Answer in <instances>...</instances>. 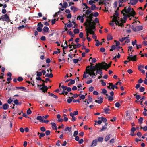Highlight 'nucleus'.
<instances>
[{
    "label": "nucleus",
    "instance_id": "4be33fe9",
    "mask_svg": "<svg viewBox=\"0 0 147 147\" xmlns=\"http://www.w3.org/2000/svg\"><path fill=\"white\" fill-rule=\"evenodd\" d=\"M77 19H78L79 20L81 21L82 23H83L84 22V18L83 16H78Z\"/></svg>",
    "mask_w": 147,
    "mask_h": 147
},
{
    "label": "nucleus",
    "instance_id": "603ef678",
    "mask_svg": "<svg viewBox=\"0 0 147 147\" xmlns=\"http://www.w3.org/2000/svg\"><path fill=\"white\" fill-rule=\"evenodd\" d=\"M36 73V76L38 77H40L42 75V72H38L37 71Z\"/></svg>",
    "mask_w": 147,
    "mask_h": 147
},
{
    "label": "nucleus",
    "instance_id": "393cba45",
    "mask_svg": "<svg viewBox=\"0 0 147 147\" xmlns=\"http://www.w3.org/2000/svg\"><path fill=\"white\" fill-rule=\"evenodd\" d=\"M81 46V45L79 44L78 43L76 45H73V48L74 49L78 48Z\"/></svg>",
    "mask_w": 147,
    "mask_h": 147
},
{
    "label": "nucleus",
    "instance_id": "e433bc0d",
    "mask_svg": "<svg viewBox=\"0 0 147 147\" xmlns=\"http://www.w3.org/2000/svg\"><path fill=\"white\" fill-rule=\"evenodd\" d=\"M74 33L75 34H78L79 32V30L78 29L75 28L74 30Z\"/></svg>",
    "mask_w": 147,
    "mask_h": 147
},
{
    "label": "nucleus",
    "instance_id": "0e129e2a",
    "mask_svg": "<svg viewBox=\"0 0 147 147\" xmlns=\"http://www.w3.org/2000/svg\"><path fill=\"white\" fill-rule=\"evenodd\" d=\"M102 93L106 95V94H107L106 93L107 92L106 90L105 89H102Z\"/></svg>",
    "mask_w": 147,
    "mask_h": 147
},
{
    "label": "nucleus",
    "instance_id": "37998d69",
    "mask_svg": "<svg viewBox=\"0 0 147 147\" xmlns=\"http://www.w3.org/2000/svg\"><path fill=\"white\" fill-rule=\"evenodd\" d=\"M16 88L17 89H22L24 90V91L25 92H26V88L22 86L21 87H16Z\"/></svg>",
    "mask_w": 147,
    "mask_h": 147
},
{
    "label": "nucleus",
    "instance_id": "a18cd8bd",
    "mask_svg": "<svg viewBox=\"0 0 147 147\" xmlns=\"http://www.w3.org/2000/svg\"><path fill=\"white\" fill-rule=\"evenodd\" d=\"M127 38V37H124L119 39V40L121 42H123Z\"/></svg>",
    "mask_w": 147,
    "mask_h": 147
},
{
    "label": "nucleus",
    "instance_id": "aec40b11",
    "mask_svg": "<svg viewBox=\"0 0 147 147\" xmlns=\"http://www.w3.org/2000/svg\"><path fill=\"white\" fill-rule=\"evenodd\" d=\"M138 2V0H130V3L132 5H136Z\"/></svg>",
    "mask_w": 147,
    "mask_h": 147
},
{
    "label": "nucleus",
    "instance_id": "2f4dec72",
    "mask_svg": "<svg viewBox=\"0 0 147 147\" xmlns=\"http://www.w3.org/2000/svg\"><path fill=\"white\" fill-rule=\"evenodd\" d=\"M106 95L108 96L107 98H108V100H109L112 101L113 100V98L112 96H109L107 94H106Z\"/></svg>",
    "mask_w": 147,
    "mask_h": 147
},
{
    "label": "nucleus",
    "instance_id": "6e6d98bb",
    "mask_svg": "<svg viewBox=\"0 0 147 147\" xmlns=\"http://www.w3.org/2000/svg\"><path fill=\"white\" fill-rule=\"evenodd\" d=\"M23 79L22 77H18L17 79V80L19 82H21L23 81Z\"/></svg>",
    "mask_w": 147,
    "mask_h": 147
},
{
    "label": "nucleus",
    "instance_id": "dca6fc26",
    "mask_svg": "<svg viewBox=\"0 0 147 147\" xmlns=\"http://www.w3.org/2000/svg\"><path fill=\"white\" fill-rule=\"evenodd\" d=\"M43 33H46L49 32V29L48 27L45 26L43 28Z\"/></svg>",
    "mask_w": 147,
    "mask_h": 147
},
{
    "label": "nucleus",
    "instance_id": "79ce46f5",
    "mask_svg": "<svg viewBox=\"0 0 147 147\" xmlns=\"http://www.w3.org/2000/svg\"><path fill=\"white\" fill-rule=\"evenodd\" d=\"M145 88L144 87L141 86L140 88L139 91L141 92H144L145 90Z\"/></svg>",
    "mask_w": 147,
    "mask_h": 147
},
{
    "label": "nucleus",
    "instance_id": "7ed1b4c3",
    "mask_svg": "<svg viewBox=\"0 0 147 147\" xmlns=\"http://www.w3.org/2000/svg\"><path fill=\"white\" fill-rule=\"evenodd\" d=\"M121 82H120L119 81L116 82L115 85H113L111 83H108L109 86H107V88L109 89H112L113 90H114L115 88L116 89H118V88L117 87V86L118 84L121 85Z\"/></svg>",
    "mask_w": 147,
    "mask_h": 147
},
{
    "label": "nucleus",
    "instance_id": "09e8293b",
    "mask_svg": "<svg viewBox=\"0 0 147 147\" xmlns=\"http://www.w3.org/2000/svg\"><path fill=\"white\" fill-rule=\"evenodd\" d=\"M101 120L102 121L104 122H106L107 121V119L103 117H101Z\"/></svg>",
    "mask_w": 147,
    "mask_h": 147
},
{
    "label": "nucleus",
    "instance_id": "a211bd4d",
    "mask_svg": "<svg viewBox=\"0 0 147 147\" xmlns=\"http://www.w3.org/2000/svg\"><path fill=\"white\" fill-rule=\"evenodd\" d=\"M136 32L142 30L143 27L141 26H139L136 27Z\"/></svg>",
    "mask_w": 147,
    "mask_h": 147
},
{
    "label": "nucleus",
    "instance_id": "2eb2a0df",
    "mask_svg": "<svg viewBox=\"0 0 147 147\" xmlns=\"http://www.w3.org/2000/svg\"><path fill=\"white\" fill-rule=\"evenodd\" d=\"M9 107V105L7 103H5L3 105V106H2V107L3 108V109L4 110H6Z\"/></svg>",
    "mask_w": 147,
    "mask_h": 147
},
{
    "label": "nucleus",
    "instance_id": "6e6552de",
    "mask_svg": "<svg viewBox=\"0 0 147 147\" xmlns=\"http://www.w3.org/2000/svg\"><path fill=\"white\" fill-rule=\"evenodd\" d=\"M42 86L43 87L42 88H40V90L44 92H47V91L48 89V87H47V86H45L44 83L42 84Z\"/></svg>",
    "mask_w": 147,
    "mask_h": 147
},
{
    "label": "nucleus",
    "instance_id": "9d476101",
    "mask_svg": "<svg viewBox=\"0 0 147 147\" xmlns=\"http://www.w3.org/2000/svg\"><path fill=\"white\" fill-rule=\"evenodd\" d=\"M86 73L88 74L92 78H95L96 74L93 71H88Z\"/></svg>",
    "mask_w": 147,
    "mask_h": 147
},
{
    "label": "nucleus",
    "instance_id": "423d86ee",
    "mask_svg": "<svg viewBox=\"0 0 147 147\" xmlns=\"http://www.w3.org/2000/svg\"><path fill=\"white\" fill-rule=\"evenodd\" d=\"M1 19L3 21H5L8 22H9L10 21V20L9 19V17L7 14L2 16L1 17Z\"/></svg>",
    "mask_w": 147,
    "mask_h": 147
},
{
    "label": "nucleus",
    "instance_id": "c03bdc74",
    "mask_svg": "<svg viewBox=\"0 0 147 147\" xmlns=\"http://www.w3.org/2000/svg\"><path fill=\"white\" fill-rule=\"evenodd\" d=\"M92 12V11L90 10V9H88L86 10V14L88 15H89L90 13Z\"/></svg>",
    "mask_w": 147,
    "mask_h": 147
},
{
    "label": "nucleus",
    "instance_id": "4d7b16f0",
    "mask_svg": "<svg viewBox=\"0 0 147 147\" xmlns=\"http://www.w3.org/2000/svg\"><path fill=\"white\" fill-rule=\"evenodd\" d=\"M79 60L75 59L73 60V62L74 63L76 64L78 62Z\"/></svg>",
    "mask_w": 147,
    "mask_h": 147
},
{
    "label": "nucleus",
    "instance_id": "c85d7f7f",
    "mask_svg": "<svg viewBox=\"0 0 147 147\" xmlns=\"http://www.w3.org/2000/svg\"><path fill=\"white\" fill-rule=\"evenodd\" d=\"M71 128L72 127H69L67 126L65 129V131H68L69 132L71 130Z\"/></svg>",
    "mask_w": 147,
    "mask_h": 147
},
{
    "label": "nucleus",
    "instance_id": "052dcab7",
    "mask_svg": "<svg viewBox=\"0 0 147 147\" xmlns=\"http://www.w3.org/2000/svg\"><path fill=\"white\" fill-rule=\"evenodd\" d=\"M80 100L81 99H82L84 100V99L85 98V95H82L80 96Z\"/></svg>",
    "mask_w": 147,
    "mask_h": 147
},
{
    "label": "nucleus",
    "instance_id": "4c0bfd02",
    "mask_svg": "<svg viewBox=\"0 0 147 147\" xmlns=\"http://www.w3.org/2000/svg\"><path fill=\"white\" fill-rule=\"evenodd\" d=\"M96 8V6L95 4H92L91 7V9L92 10H94Z\"/></svg>",
    "mask_w": 147,
    "mask_h": 147
},
{
    "label": "nucleus",
    "instance_id": "ea45409f",
    "mask_svg": "<svg viewBox=\"0 0 147 147\" xmlns=\"http://www.w3.org/2000/svg\"><path fill=\"white\" fill-rule=\"evenodd\" d=\"M113 37L111 35H109L107 36V40L108 41H109L113 39Z\"/></svg>",
    "mask_w": 147,
    "mask_h": 147
},
{
    "label": "nucleus",
    "instance_id": "49530a36",
    "mask_svg": "<svg viewBox=\"0 0 147 147\" xmlns=\"http://www.w3.org/2000/svg\"><path fill=\"white\" fill-rule=\"evenodd\" d=\"M45 135V134L44 133L42 132L40 134V135L39 136V138L40 139L41 138L43 137Z\"/></svg>",
    "mask_w": 147,
    "mask_h": 147
},
{
    "label": "nucleus",
    "instance_id": "0eeeda50",
    "mask_svg": "<svg viewBox=\"0 0 147 147\" xmlns=\"http://www.w3.org/2000/svg\"><path fill=\"white\" fill-rule=\"evenodd\" d=\"M129 56L127 57V59H129V61H136L137 56L136 55H135L133 56L132 55H130V54H129Z\"/></svg>",
    "mask_w": 147,
    "mask_h": 147
},
{
    "label": "nucleus",
    "instance_id": "72a5a7b5",
    "mask_svg": "<svg viewBox=\"0 0 147 147\" xmlns=\"http://www.w3.org/2000/svg\"><path fill=\"white\" fill-rule=\"evenodd\" d=\"M139 122V123L140 124H142L143 123V118L142 117H140L139 119H138Z\"/></svg>",
    "mask_w": 147,
    "mask_h": 147
},
{
    "label": "nucleus",
    "instance_id": "ddd939ff",
    "mask_svg": "<svg viewBox=\"0 0 147 147\" xmlns=\"http://www.w3.org/2000/svg\"><path fill=\"white\" fill-rule=\"evenodd\" d=\"M97 144V140L96 139L93 140L91 145V147L95 146Z\"/></svg>",
    "mask_w": 147,
    "mask_h": 147
},
{
    "label": "nucleus",
    "instance_id": "13d9d810",
    "mask_svg": "<svg viewBox=\"0 0 147 147\" xmlns=\"http://www.w3.org/2000/svg\"><path fill=\"white\" fill-rule=\"evenodd\" d=\"M13 102L16 105H18L19 104V101L17 99H16L13 101Z\"/></svg>",
    "mask_w": 147,
    "mask_h": 147
},
{
    "label": "nucleus",
    "instance_id": "3c124183",
    "mask_svg": "<svg viewBox=\"0 0 147 147\" xmlns=\"http://www.w3.org/2000/svg\"><path fill=\"white\" fill-rule=\"evenodd\" d=\"M37 26L40 27L41 28H42L43 26V24L41 23V22H40L38 23Z\"/></svg>",
    "mask_w": 147,
    "mask_h": 147
},
{
    "label": "nucleus",
    "instance_id": "cd10ccee",
    "mask_svg": "<svg viewBox=\"0 0 147 147\" xmlns=\"http://www.w3.org/2000/svg\"><path fill=\"white\" fill-rule=\"evenodd\" d=\"M100 67H102V66H101V64L99 63V64L98 65H97V67H96V68L94 69H93L92 70H91V71H93L94 72L96 70L97 71V69L98 68H100Z\"/></svg>",
    "mask_w": 147,
    "mask_h": 147
},
{
    "label": "nucleus",
    "instance_id": "c9c22d12",
    "mask_svg": "<svg viewBox=\"0 0 147 147\" xmlns=\"http://www.w3.org/2000/svg\"><path fill=\"white\" fill-rule=\"evenodd\" d=\"M28 27L27 26H24V25H22V26H19L18 28L19 30H21V29H22L24 27Z\"/></svg>",
    "mask_w": 147,
    "mask_h": 147
},
{
    "label": "nucleus",
    "instance_id": "c756f323",
    "mask_svg": "<svg viewBox=\"0 0 147 147\" xmlns=\"http://www.w3.org/2000/svg\"><path fill=\"white\" fill-rule=\"evenodd\" d=\"M116 47L114 45H112L111 47V49H110V51H112L113 50H114L116 49Z\"/></svg>",
    "mask_w": 147,
    "mask_h": 147
},
{
    "label": "nucleus",
    "instance_id": "5fc2aeb1",
    "mask_svg": "<svg viewBox=\"0 0 147 147\" xmlns=\"http://www.w3.org/2000/svg\"><path fill=\"white\" fill-rule=\"evenodd\" d=\"M32 113V111L30 108H29L27 111V113L28 115H29L31 114Z\"/></svg>",
    "mask_w": 147,
    "mask_h": 147
},
{
    "label": "nucleus",
    "instance_id": "e2e57ef3",
    "mask_svg": "<svg viewBox=\"0 0 147 147\" xmlns=\"http://www.w3.org/2000/svg\"><path fill=\"white\" fill-rule=\"evenodd\" d=\"M94 89V88L93 86H91L89 88V91L90 92L92 91Z\"/></svg>",
    "mask_w": 147,
    "mask_h": 147
},
{
    "label": "nucleus",
    "instance_id": "864d4df0",
    "mask_svg": "<svg viewBox=\"0 0 147 147\" xmlns=\"http://www.w3.org/2000/svg\"><path fill=\"white\" fill-rule=\"evenodd\" d=\"M95 41L96 42V43L95 44V45L96 46H98L100 44V42L98 40H95Z\"/></svg>",
    "mask_w": 147,
    "mask_h": 147
},
{
    "label": "nucleus",
    "instance_id": "f257e3e1",
    "mask_svg": "<svg viewBox=\"0 0 147 147\" xmlns=\"http://www.w3.org/2000/svg\"><path fill=\"white\" fill-rule=\"evenodd\" d=\"M94 30H96V24L93 22V24H90L88 26H86V31L87 38L88 37V34H94Z\"/></svg>",
    "mask_w": 147,
    "mask_h": 147
},
{
    "label": "nucleus",
    "instance_id": "f3484780",
    "mask_svg": "<svg viewBox=\"0 0 147 147\" xmlns=\"http://www.w3.org/2000/svg\"><path fill=\"white\" fill-rule=\"evenodd\" d=\"M51 124L52 125V127L53 129L57 130V128L56 124L54 122H51Z\"/></svg>",
    "mask_w": 147,
    "mask_h": 147
},
{
    "label": "nucleus",
    "instance_id": "bf43d9fd",
    "mask_svg": "<svg viewBox=\"0 0 147 147\" xmlns=\"http://www.w3.org/2000/svg\"><path fill=\"white\" fill-rule=\"evenodd\" d=\"M41 131L42 132H44L46 131V129L44 127H42L40 128Z\"/></svg>",
    "mask_w": 147,
    "mask_h": 147
},
{
    "label": "nucleus",
    "instance_id": "1a4fd4ad",
    "mask_svg": "<svg viewBox=\"0 0 147 147\" xmlns=\"http://www.w3.org/2000/svg\"><path fill=\"white\" fill-rule=\"evenodd\" d=\"M113 19L112 20L111 22L110 23V24L112 26H113L114 25V22H115V21L117 20V18H119V17L116 16L115 15H113Z\"/></svg>",
    "mask_w": 147,
    "mask_h": 147
},
{
    "label": "nucleus",
    "instance_id": "20e7f679",
    "mask_svg": "<svg viewBox=\"0 0 147 147\" xmlns=\"http://www.w3.org/2000/svg\"><path fill=\"white\" fill-rule=\"evenodd\" d=\"M111 61L110 62V63L108 64H107L105 62H102L101 63V66L102 67L103 69H104L106 71H107V69H108L111 67Z\"/></svg>",
    "mask_w": 147,
    "mask_h": 147
},
{
    "label": "nucleus",
    "instance_id": "680f3d73",
    "mask_svg": "<svg viewBox=\"0 0 147 147\" xmlns=\"http://www.w3.org/2000/svg\"><path fill=\"white\" fill-rule=\"evenodd\" d=\"M36 29L39 32H41L42 30V28L38 26L37 28Z\"/></svg>",
    "mask_w": 147,
    "mask_h": 147
},
{
    "label": "nucleus",
    "instance_id": "de8ad7c7",
    "mask_svg": "<svg viewBox=\"0 0 147 147\" xmlns=\"http://www.w3.org/2000/svg\"><path fill=\"white\" fill-rule=\"evenodd\" d=\"M142 129L144 131H147V126H145L143 127H142L141 126L140 127V129Z\"/></svg>",
    "mask_w": 147,
    "mask_h": 147
},
{
    "label": "nucleus",
    "instance_id": "f8f14e48",
    "mask_svg": "<svg viewBox=\"0 0 147 147\" xmlns=\"http://www.w3.org/2000/svg\"><path fill=\"white\" fill-rule=\"evenodd\" d=\"M132 11H131V12H130V13H127V16L128 17H130V16H133V17H134V16L136 14V13L133 10V9H132Z\"/></svg>",
    "mask_w": 147,
    "mask_h": 147
},
{
    "label": "nucleus",
    "instance_id": "b1692460",
    "mask_svg": "<svg viewBox=\"0 0 147 147\" xmlns=\"http://www.w3.org/2000/svg\"><path fill=\"white\" fill-rule=\"evenodd\" d=\"M37 120L40 121V122L42 123L43 119L42 117L41 116H38L36 118Z\"/></svg>",
    "mask_w": 147,
    "mask_h": 147
},
{
    "label": "nucleus",
    "instance_id": "58836bf2",
    "mask_svg": "<svg viewBox=\"0 0 147 147\" xmlns=\"http://www.w3.org/2000/svg\"><path fill=\"white\" fill-rule=\"evenodd\" d=\"M98 65L97 64H96V65L94 66H91L90 67V70H92L93 69H94L96 68L97 67V65Z\"/></svg>",
    "mask_w": 147,
    "mask_h": 147
},
{
    "label": "nucleus",
    "instance_id": "a19ab883",
    "mask_svg": "<svg viewBox=\"0 0 147 147\" xmlns=\"http://www.w3.org/2000/svg\"><path fill=\"white\" fill-rule=\"evenodd\" d=\"M144 111L143 112V115L145 116H147V114L146 113V112L147 111V109H146L145 108H144Z\"/></svg>",
    "mask_w": 147,
    "mask_h": 147
},
{
    "label": "nucleus",
    "instance_id": "39448f33",
    "mask_svg": "<svg viewBox=\"0 0 147 147\" xmlns=\"http://www.w3.org/2000/svg\"><path fill=\"white\" fill-rule=\"evenodd\" d=\"M111 61L110 62V63L108 64H107L105 62H102L101 63V66L102 67L103 69H104L106 71H107V69H108L111 67Z\"/></svg>",
    "mask_w": 147,
    "mask_h": 147
},
{
    "label": "nucleus",
    "instance_id": "69168bd1",
    "mask_svg": "<svg viewBox=\"0 0 147 147\" xmlns=\"http://www.w3.org/2000/svg\"><path fill=\"white\" fill-rule=\"evenodd\" d=\"M69 34L71 35L72 37H74V35L73 34L72 32L71 31L69 32Z\"/></svg>",
    "mask_w": 147,
    "mask_h": 147
},
{
    "label": "nucleus",
    "instance_id": "4468645a",
    "mask_svg": "<svg viewBox=\"0 0 147 147\" xmlns=\"http://www.w3.org/2000/svg\"><path fill=\"white\" fill-rule=\"evenodd\" d=\"M98 99L100 98V99L98 100H95V102H96L97 103L99 104H101L102 103L103 100V98L101 97H99L98 98Z\"/></svg>",
    "mask_w": 147,
    "mask_h": 147
},
{
    "label": "nucleus",
    "instance_id": "412c9836",
    "mask_svg": "<svg viewBox=\"0 0 147 147\" xmlns=\"http://www.w3.org/2000/svg\"><path fill=\"white\" fill-rule=\"evenodd\" d=\"M103 137H97V142H98L100 143H101L103 141Z\"/></svg>",
    "mask_w": 147,
    "mask_h": 147
},
{
    "label": "nucleus",
    "instance_id": "bb28decb",
    "mask_svg": "<svg viewBox=\"0 0 147 147\" xmlns=\"http://www.w3.org/2000/svg\"><path fill=\"white\" fill-rule=\"evenodd\" d=\"M71 9L72 10H74V12H76V11H77L78 10V9L77 8H76L74 6H71Z\"/></svg>",
    "mask_w": 147,
    "mask_h": 147
},
{
    "label": "nucleus",
    "instance_id": "473e14b6",
    "mask_svg": "<svg viewBox=\"0 0 147 147\" xmlns=\"http://www.w3.org/2000/svg\"><path fill=\"white\" fill-rule=\"evenodd\" d=\"M11 99V98H9V99L7 101V103L8 104H13V103H11V102L13 101V99Z\"/></svg>",
    "mask_w": 147,
    "mask_h": 147
},
{
    "label": "nucleus",
    "instance_id": "6ab92c4d",
    "mask_svg": "<svg viewBox=\"0 0 147 147\" xmlns=\"http://www.w3.org/2000/svg\"><path fill=\"white\" fill-rule=\"evenodd\" d=\"M108 124V123H105V125L104 126H102V128L100 129V131L102 132L105 130L107 129V124Z\"/></svg>",
    "mask_w": 147,
    "mask_h": 147
},
{
    "label": "nucleus",
    "instance_id": "f03ea898",
    "mask_svg": "<svg viewBox=\"0 0 147 147\" xmlns=\"http://www.w3.org/2000/svg\"><path fill=\"white\" fill-rule=\"evenodd\" d=\"M93 16V14H91L89 15L87 17L88 19H86V22L84 23L85 25L86 26H88L90 25V24H93V22H92V16Z\"/></svg>",
    "mask_w": 147,
    "mask_h": 147
},
{
    "label": "nucleus",
    "instance_id": "f704fd0d",
    "mask_svg": "<svg viewBox=\"0 0 147 147\" xmlns=\"http://www.w3.org/2000/svg\"><path fill=\"white\" fill-rule=\"evenodd\" d=\"M110 134L107 136L105 138V140L106 141H108L110 138Z\"/></svg>",
    "mask_w": 147,
    "mask_h": 147
},
{
    "label": "nucleus",
    "instance_id": "9b49d317",
    "mask_svg": "<svg viewBox=\"0 0 147 147\" xmlns=\"http://www.w3.org/2000/svg\"><path fill=\"white\" fill-rule=\"evenodd\" d=\"M102 69H103L102 67L98 68L96 71V75H97V74H100L101 76L102 75Z\"/></svg>",
    "mask_w": 147,
    "mask_h": 147
},
{
    "label": "nucleus",
    "instance_id": "774afa93",
    "mask_svg": "<svg viewBox=\"0 0 147 147\" xmlns=\"http://www.w3.org/2000/svg\"><path fill=\"white\" fill-rule=\"evenodd\" d=\"M144 65H140V66H139L138 67V69L139 70H141V68H144Z\"/></svg>",
    "mask_w": 147,
    "mask_h": 147
},
{
    "label": "nucleus",
    "instance_id": "8fccbe9b",
    "mask_svg": "<svg viewBox=\"0 0 147 147\" xmlns=\"http://www.w3.org/2000/svg\"><path fill=\"white\" fill-rule=\"evenodd\" d=\"M119 18H117V20H116V21H115V23L117 25H119V23H120V22L119 21Z\"/></svg>",
    "mask_w": 147,
    "mask_h": 147
},
{
    "label": "nucleus",
    "instance_id": "338daca9",
    "mask_svg": "<svg viewBox=\"0 0 147 147\" xmlns=\"http://www.w3.org/2000/svg\"><path fill=\"white\" fill-rule=\"evenodd\" d=\"M69 98L67 100V102L68 103H70L72 101V99L70 98V97H69Z\"/></svg>",
    "mask_w": 147,
    "mask_h": 147
},
{
    "label": "nucleus",
    "instance_id": "5701e85b",
    "mask_svg": "<svg viewBox=\"0 0 147 147\" xmlns=\"http://www.w3.org/2000/svg\"><path fill=\"white\" fill-rule=\"evenodd\" d=\"M104 111L105 113L107 114L109 113L108 111H110V110L109 108L105 107L104 109Z\"/></svg>",
    "mask_w": 147,
    "mask_h": 147
},
{
    "label": "nucleus",
    "instance_id": "a878e982",
    "mask_svg": "<svg viewBox=\"0 0 147 147\" xmlns=\"http://www.w3.org/2000/svg\"><path fill=\"white\" fill-rule=\"evenodd\" d=\"M134 95L135 96V98L137 100H139L141 98L140 96L139 95H137V93L134 94Z\"/></svg>",
    "mask_w": 147,
    "mask_h": 147
},
{
    "label": "nucleus",
    "instance_id": "7c9ffc66",
    "mask_svg": "<svg viewBox=\"0 0 147 147\" xmlns=\"http://www.w3.org/2000/svg\"><path fill=\"white\" fill-rule=\"evenodd\" d=\"M68 4L67 3L65 2L63 4V6H62V7L66 8L67 7Z\"/></svg>",
    "mask_w": 147,
    "mask_h": 147
}]
</instances>
